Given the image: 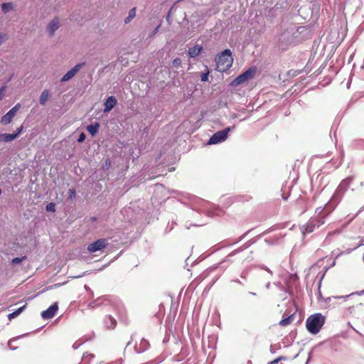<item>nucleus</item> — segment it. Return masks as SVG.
<instances>
[{"label": "nucleus", "instance_id": "1", "mask_svg": "<svg viewBox=\"0 0 364 364\" xmlns=\"http://www.w3.org/2000/svg\"><path fill=\"white\" fill-rule=\"evenodd\" d=\"M216 70L224 73L229 70L232 65L233 58L230 50L225 49L216 58Z\"/></svg>", "mask_w": 364, "mask_h": 364}, {"label": "nucleus", "instance_id": "2", "mask_svg": "<svg viewBox=\"0 0 364 364\" xmlns=\"http://www.w3.org/2000/svg\"><path fill=\"white\" fill-rule=\"evenodd\" d=\"M325 322V317L321 314H315L310 316L306 321V326L311 334L318 333Z\"/></svg>", "mask_w": 364, "mask_h": 364}, {"label": "nucleus", "instance_id": "3", "mask_svg": "<svg viewBox=\"0 0 364 364\" xmlns=\"http://www.w3.org/2000/svg\"><path fill=\"white\" fill-rule=\"evenodd\" d=\"M256 67L252 66L248 70H247L246 71L238 75L236 78H235L231 82V85L232 86H238L245 82H247L248 80L254 77V76L256 74Z\"/></svg>", "mask_w": 364, "mask_h": 364}, {"label": "nucleus", "instance_id": "4", "mask_svg": "<svg viewBox=\"0 0 364 364\" xmlns=\"http://www.w3.org/2000/svg\"><path fill=\"white\" fill-rule=\"evenodd\" d=\"M323 223L324 221L323 219L311 218L301 227V232L304 235L311 233L314 232L316 228H319Z\"/></svg>", "mask_w": 364, "mask_h": 364}, {"label": "nucleus", "instance_id": "5", "mask_svg": "<svg viewBox=\"0 0 364 364\" xmlns=\"http://www.w3.org/2000/svg\"><path fill=\"white\" fill-rule=\"evenodd\" d=\"M230 131V128L227 127L213 134L208 141V144H215L225 141L227 139Z\"/></svg>", "mask_w": 364, "mask_h": 364}, {"label": "nucleus", "instance_id": "6", "mask_svg": "<svg viewBox=\"0 0 364 364\" xmlns=\"http://www.w3.org/2000/svg\"><path fill=\"white\" fill-rule=\"evenodd\" d=\"M109 245L107 239H98L92 243L88 245L87 250L90 253H93L105 248Z\"/></svg>", "mask_w": 364, "mask_h": 364}, {"label": "nucleus", "instance_id": "7", "mask_svg": "<svg viewBox=\"0 0 364 364\" xmlns=\"http://www.w3.org/2000/svg\"><path fill=\"white\" fill-rule=\"evenodd\" d=\"M20 108L21 104L17 103L14 107H12L6 114H4L1 117L0 121L1 124L3 125H7L10 124Z\"/></svg>", "mask_w": 364, "mask_h": 364}, {"label": "nucleus", "instance_id": "8", "mask_svg": "<svg viewBox=\"0 0 364 364\" xmlns=\"http://www.w3.org/2000/svg\"><path fill=\"white\" fill-rule=\"evenodd\" d=\"M61 26V20L55 17L52 19L46 27V31L48 32L50 36H53L55 32Z\"/></svg>", "mask_w": 364, "mask_h": 364}, {"label": "nucleus", "instance_id": "9", "mask_svg": "<svg viewBox=\"0 0 364 364\" xmlns=\"http://www.w3.org/2000/svg\"><path fill=\"white\" fill-rule=\"evenodd\" d=\"M58 309V306L57 303H54L48 309L41 312V317L43 319H50L55 316Z\"/></svg>", "mask_w": 364, "mask_h": 364}, {"label": "nucleus", "instance_id": "10", "mask_svg": "<svg viewBox=\"0 0 364 364\" xmlns=\"http://www.w3.org/2000/svg\"><path fill=\"white\" fill-rule=\"evenodd\" d=\"M117 104V100L114 96L109 97L104 103V112H109Z\"/></svg>", "mask_w": 364, "mask_h": 364}, {"label": "nucleus", "instance_id": "11", "mask_svg": "<svg viewBox=\"0 0 364 364\" xmlns=\"http://www.w3.org/2000/svg\"><path fill=\"white\" fill-rule=\"evenodd\" d=\"M203 47L199 45H196L188 49V53L191 58L197 57L201 52Z\"/></svg>", "mask_w": 364, "mask_h": 364}, {"label": "nucleus", "instance_id": "12", "mask_svg": "<svg viewBox=\"0 0 364 364\" xmlns=\"http://www.w3.org/2000/svg\"><path fill=\"white\" fill-rule=\"evenodd\" d=\"M105 323L108 329H114L117 326V321L111 316H107L105 319Z\"/></svg>", "mask_w": 364, "mask_h": 364}, {"label": "nucleus", "instance_id": "13", "mask_svg": "<svg viewBox=\"0 0 364 364\" xmlns=\"http://www.w3.org/2000/svg\"><path fill=\"white\" fill-rule=\"evenodd\" d=\"M16 139V134H1V142H11Z\"/></svg>", "mask_w": 364, "mask_h": 364}, {"label": "nucleus", "instance_id": "14", "mask_svg": "<svg viewBox=\"0 0 364 364\" xmlns=\"http://www.w3.org/2000/svg\"><path fill=\"white\" fill-rule=\"evenodd\" d=\"M50 97V92L48 90H44L39 97V102L41 105H45Z\"/></svg>", "mask_w": 364, "mask_h": 364}, {"label": "nucleus", "instance_id": "15", "mask_svg": "<svg viewBox=\"0 0 364 364\" xmlns=\"http://www.w3.org/2000/svg\"><path fill=\"white\" fill-rule=\"evenodd\" d=\"M100 124L97 122L91 124L87 127V132L93 136L99 130Z\"/></svg>", "mask_w": 364, "mask_h": 364}, {"label": "nucleus", "instance_id": "16", "mask_svg": "<svg viewBox=\"0 0 364 364\" xmlns=\"http://www.w3.org/2000/svg\"><path fill=\"white\" fill-rule=\"evenodd\" d=\"M14 9V5L11 2L3 3L1 4V10L3 13L6 14Z\"/></svg>", "mask_w": 364, "mask_h": 364}, {"label": "nucleus", "instance_id": "17", "mask_svg": "<svg viewBox=\"0 0 364 364\" xmlns=\"http://www.w3.org/2000/svg\"><path fill=\"white\" fill-rule=\"evenodd\" d=\"M26 305H24L20 308H18L16 311L9 314L8 315V318L11 321L13 318L17 317L18 315H20L23 311L26 309Z\"/></svg>", "mask_w": 364, "mask_h": 364}, {"label": "nucleus", "instance_id": "18", "mask_svg": "<svg viewBox=\"0 0 364 364\" xmlns=\"http://www.w3.org/2000/svg\"><path fill=\"white\" fill-rule=\"evenodd\" d=\"M84 65V63H78L71 70H70V79L75 76Z\"/></svg>", "mask_w": 364, "mask_h": 364}, {"label": "nucleus", "instance_id": "19", "mask_svg": "<svg viewBox=\"0 0 364 364\" xmlns=\"http://www.w3.org/2000/svg\"><path fill=\"white\" fill-rule=\"evenodd\" d=\"M294 321V315H290L288 317L281 320L279 321V325L282 326H287L291 323V322Z\"/></svg>", "mask_w": 364, "mask_h": 364}, {"label": "nucleus", "instance_id": "20", "mask_svg": "<svg viewBox=\"0 0 364 364\" xmlns=\"http://www.w3.org/2000/svg\"><path fill=\"white\" fill-rule=\"evenodd\" d=\"M136 16V9L133 8L129 10L128 16H127L124 19L125 23H128L130 21L134 18Z\"/></svg>", "mask_w": 364, "mask_h": 364}, {"label": "nucleus", "instance_id": "21", "mask_svg": "<svg viewBox=\"0 0 364 364\" xmlns=\"http://www.w3.org/2000/svg\"><path fill=\"white\" fill-rule=\"evenodd\" d=\"M46 211L48 212H55V205L53 203H50L46 205Z\"/></svg>", "mask_w": 364, "mask_h": 364}, {"label": "nucleus", "instance_id": "22", "mask_svg": "<svg viewBox=\"0 0 364 364\" xmlns=\"http://www.w3.org/2000/svg\"><path fill=\"white\" fill-rule=\"evenodd\" d=\"M8 39V35L5 33H0V46Z\"/></svg>", "mask_w": 364, "mask_h": 364}, {"label": "nucleus", "instance_id": "23", "mask_svg": "<svg viewBox=\"0 0 364 364\" xmlns=\"http://www.w3.org/2000/svg\"><path fill=\"white\" fill-rule=\"evenodd\" d=\"M172 63L173 67L179 68L181 65V60L178 58H176L173 60Z\"/></svg>", "mask_w": 364, "mask_h": 364}, {"label": "nucleus", "instance_id": "24", "mask_svg": "<svg viewBox=\"0 0 364 364\" xmlns=\"http://www.w3.org/2000/svg\"><path fill=\"white\" fill-rule=\"evenodd\" d=\"M208 75H209V70H207V72L205 73H203L200 77L201 81H203V82L207 81L208 79Z\"/></svg>", "mask_w": 364, "mask_h": 364}, {"label": "nucleus", "instance_id": "25", "mask_svg": "<svg viewBox=\"0 0 364 364\" xmlns=\"http://www.w3.org/2000/svg\"><path fill=\"white\" fill-rule=\"evenodd\" d=\"M6 89V86H3L0 88V100L3 99Z\"/></svg>", "mask_w": 364, "mask_h": 364}, {"label": "nucleus", "instance_id": "26", "mask_svg": "<svg viewBox=\"0 0 364 364\" xmlns=\"http://www.w3.org/2000/svg\"><path fill=\"white\" fill-rule=\"evenodd\" d=\"M23 127L21 125L19 128L17 129L16 132L14 133L13 134H16V138L19 136V134L23 131Z\"/></svg>", "mask_w": 364, "mask_h": 364}, {"label": "nucleus", "instance_id": "27", "mask_svg": "<svg viewBox=\"0 0 364 364\" xmlns=\"http://www.w3.org/2000/svg\"><path fill=\"white\" fill-rule=\"evenodd\" d=\"M85 134L83 132H82V133L80 134V136H79V138H78L77 141H78L79 142H82V141H85Z\"/></svg>", "mask_w": 364, "mask_h": 364}, {"label": "nucleus", "instance_id": "28", "mask_svg": "<svg viewBox=\"0 0 364 364\" xmlns=\"http://www.w3.org/2000/svg\"><path fill=\"white\" fill-rule=\"evenodd\" d=\"M23 258L15 257L12 259L13 264H18L22 261Z\"/></svg>", "mask_w": 364, "mask_h": 364}, {"label": "nucleus", "instance_id": "29", "mask_svg": "<svg viewBox=\"0 0 364 364\" xmlns=\"http://www.w3.org/2000/svg\"><path fill=\"white\" fill-rule=\"evenodd\" d=\"M75 196V191L74 189H70V198Z\"/></svg>", "mask_w": 364, "mask_h": 364}, {"label": "nucleus", "instance_id": "30", "mask_svg": "<svg viewBox=\"0 0 364 364\" xmlns=\"http://www.w3.org/2000/svg\"><path fill=\"white\" fill-rule=\"evenodd\" d=\"M68 80V73H65L61 79L62 82Z\"/></svg>", "mask_w": 364, "mask_h": 364}, {"label": "nucleus", "instance_id": "31", "mask_svg": "<svg viewBox=\"0 0 364 364\" xmlns=\"http://www.w3.org/2000/svg\"><path fill=\"white\" fill-rule=\"evenodd\" d=\"M159 26H157V27L154 29V34H155L156 32H158V31H159Z\"/></svg>", "mask_w": 364, "mask_h": 364}, {"label": "nucleus", "instance_id": "32", "mask_svg": "<svg viewBox=\"0 0 364 364\" xmlns=\"http://www.w3.org/2000/svg\"><path fill=\"white\" fill-rule=\"evenodd\" d=\"M279 360H280V358H277V359L274 360V361H272V364L278 363Z\"/></svg>", "mask_w": 364, "mask_h": 364}, {"label": "nucleus", "instance_id": "33", "mask_svg": "<svg viewBox=\"0 0 364 364\" xmlns=\"http://www.w3.org/2000/svg\"><path fill=\"white\" fill-rule=\"evenodd\" d=\"M348 296H341V298H348Z\"/></svg>", "mask_w": 364, "mask_h": 364}]
</instances>
